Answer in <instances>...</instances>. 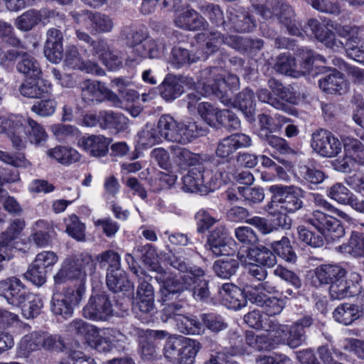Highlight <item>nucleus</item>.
I'll list each match as a JSON object with an SVG mask.
<instances>
[{
    "mask_svg": "<svg viewBox=\"0 0 364 364\" xmlns=\"http://www.w3.org/2000/svg\"><path fill=\"white\" fill-rule=\"evenodd\" d=\"M346 274V269L338 264H324L315 269L316 277L321 284H331L344 278Z\"/></svg>",
    "mask_w": 364,
    "mask_h": 364,
    "instance_id": "obj_37",
    "label": "nucleus"
},
{
    "mask_svg": "<svg viewBox=\"0 0 364 364\" xmlns=\"http://www.w3.org/2000/svg\"><path fill=\"white\" fill-rule=\"evenodd\" d=\"M314 323V318L309 315L296 320L286 331H289L287 338V344L291 348H295L304 343L306 340L305 329L311 326Z\"/></svg>",
    "mask_w": 364,
    "mask_h": 364,
    "instance_id": "obj_26",
    "label": "nucleus"
},
{
    "mask_svg": "<svg viewBox=\"0 0 364 364\" xmlns=\"http://www.w3.org/2000/svg\"><path fill=\"white\" fill-rule=\"evenodd\" d=\"M204 276L205 272L200 267L193 268L191 270V284L194 285L192 289V296L196 301H206L210 296L208 281L204 278Z\"/></svg>",
    "mask_w": 364,
    "mask_h": 364,
    "instance_id": "obj_34",
    "label": "nucleus"
},
{
    "mask_svg": "<svg viewBox=\"0 0 364 364\" xmlns=\"http://www.w3.org/2000/svg\"><path fill=\"white\" fill-rule=\"evenodd\" d=\"M272 194L268 209L275 213L277 210L294 213L303 208V191L294 186L273 185L269 188Z\"/></svg>",
    "mask_w": 364,
    "mask_h": 364,
    "instance_id": "obj_3",
    "label": "nucleus"
},
{
    "mask_svg": "<svg viewBox=\"0 0 364 364\" xmlns=\"http://www.w3.org/2000/svg\"><path fill=\"white\" fill-rule=\"evenodd\" d=\"M46 36L44 54L48 60L58 63L63 57V33L59 29L52 28L48 30Z\"/></svg>",
    "mask_w": 364,
    "mask_h": 364,
    "instance_id": "obj_23",
    "label": "nucleus"
},
{
    "mask_svg": "<svg viewBox=\"0 0 364 364\" xmlns=\"http://www.w3.org/2000/svg\"><path fill=\"white\" fill-rule=\"evenodd\" d=\"M22 342L26 344V349L28 351L41 348L48 350L63 351L65 347L60 335H52L47 332H33L24 336Z\"/></svg>",
    "mask_w": 364,
    "mask_h": 364,
    "instance_id": "obj_12",
    "label": "nucleus"
},
{
    "mask_svg": "<svg viewBox=\"0 0 364 364\" xmlns=\"http://www.w3.org/2000/svg\"><path fill=\"white\" fill-rule=\"evenodd\" d=\"M43 306V301L38 296L28 292L26 301L20 306L25 318H33L40 314Z\"/></svg>",
    "mask_w": 364,
    "mask_h": 364,
    "instance_id": "obj_61",
    "label": "nucleus"
},
{
    "mask_svg": "<svg viewBox=\"0 0 364 364\" xmlns=\"http://www.w3.org/2000/svg\"><path fill=\"white\" fill-rule=\"evenodd\" d=\"M66 232L77 241H85V226L76 215L69 217L66 223Z\"/></svg>",
    "mask_w": 364,
    "mask_h": 364,
    "instance_id": "obj_64",
    "label": "nucleus"
},
{
    "mask_svg": "<svg viewBox=\"0 0 364 364\" xmlns=\"http://www.w3.org/2000/svg\"><path fill=\"white\" fill-rule=\"evenodd\" d=\"M246 284L243 289L232 283L223 284L220 288V294L226 302L228 308L240 309L247 305L248 297L246 296Z\"/></svg>",
    "mask_w": 364,
    "mask_h": 364,
    "instance_id": "obj_25",
    "label": "nucleus"
},
{
    "mask_svg": "<svg viewBox=\"0 0 364 364\" xmlns=\"http://www.w3.org/2000/svg\"><path fill=\"white\" fill-rule=\"evenodd\" d=\"M106 284L109 290L113 293L122 292L127 296L134 294V284L129 280L126 272L122 269L107 272Z\"/></svg>",
    "mask_w": 364,
    "mask_h": 364,
    "instance_id": "obj_27",
    "label": "nucleus"
},
{
    "mask_svg": "<svg viewBox=\"0 0 364 364\" xmlns=\"http://www.w3.org/2000/svg\"><path fill=\"white\" fill-rule=\"evenodd\" d=\"M181 79L176 75H167L159 86L161 97L166 101H172L183 92V87L179 83Z\"/></svg>",
    "mask_w": 364,
    "mask_h": 364,
    "instance_id": "obj_42",
    "label": "nucleus"
},
{
    "mask_svg": "<svg viewBox=\"0 0 364 364\" xmlns=\"http://www.w3.org/2000/svg\"><path fill=\"white\" fill-rule=\"evenodd\" d=\"M188 334L202 335L205 329L214 334H218L228 328V323L225 318L220 314L215 312L203 313L199 315V318H193Z\"/></svg>",
    "mask_w": 364,
    "mask_h": 364,
    "instance_id": "obj_11",
    "label": "nucleus"
},
{
    "mask_svg": "<svg viewBox=\"0 0 364 364\" xmlns=\"http://www.w3.org/2000/svg\"><path fill=\"white\" fill-rule=\"evenodd\" d=\"M11 128L8 132V136L12 143V146L18 149L21 150L26 147L27 132L23 122L21 119L14 121Z\"/></svg>",
    "mask_w": 364,
    "mask_h": 364,
    "instance_id": "obj_56",
    "label": "nucleus"
},
{
    "mask_svg": "<svg viewBox=\"0 0 364 364\" xmlns=\"http://www.w3.org/2000/svg\"><path fill=\"white\" fill-rule=\"evenodd\" d=\"M219 70L218 67H208L201 70L200 73L199 83L205 89V95H215L220 98L221 102L225 105H228L230 100L220 90L218 85L212 84V82L215 81V75Z\"/></svg>",
    "mask_w": 364,
    "mask_h": 364,
    "instance_id": "obj_36",
    "label": "nucleus"
},
{
    "mask_svg": "<svg viewBox=\"0 0 364 364\" xmlns=\"http://www.w3.org/2000/svg\"><path fill=\"white\" fill-rule=\"evenodd\" d=\"M247 297L252 304L261 306L265 314L272 316L282 312L284 309L283 301L275 297L268 296L266 294H254L250 291H247Z\"/></svg>",
    "mask_w": 364,
    "mask_h": 364,
    "instance_id": "obj_33",
    "label": "nucleus"
},
{
    "mask_svg": "<svg viewBox=\"0 0 364 364\" xmlns=\"http://www.w3.org/2000/svg\"><path fill=\"white\" fill-rule=\"evenodd\" d=\"M102 123L101 129H114L117 132L124 131L128 128L129 119L120 112L102 110Z\"/></svg>",
    "mask_w": 364,
    "mask_h": 364,
    "instance_id": "obj_44",
    "label": "nucleus"
},
{
    "mask_svg": "<svg viewBox=\"0 0 364 364\" xmlns=\"http://www.w3.org/2000/svg\"><path fill=\"white\" fill-rule=\"evenodd\" d=\"M174 23L177 27L188 31L204 29L208 26L205 18L193 9H186L180 13Z\"/></svg>",
    "mask_w": 364,
    "mask_h": 364,
    "instance_id": "obj_31",
    "label": "nucleus"
},
{
    "mask_svg": "<svg viewBox=\"0 0 364 364\" xmlns=\"http://www.w3.org/2000/svg\"><path fill=\"white\" fill-rule=\"evenodd\" d=\"M267 85L274 95L279 98V100L284 102H288L292 105H296L299 98L291 87L284 86L280 81L274 78H270Z\"/></svg>",
    "mask_w": 364,
    "mask_h": 364,
    "instance_id": "obj_47",
    "label": "nucleus"
},
{
    "mask_svg": "<svg viewBox=\"0 0 364 364\" xmlns=\"http://www.w3.org/2000/svg\"><path fill=\"white\" fill-rule=\"evenodd\" d=\"M305 222L316 230L318 234L300 225L297 228L299 239L314 248L323 247L325 240L334 241L345 235L344 228L339 220L318 210L307 215Z\"/></svg>",
    "mask_w": 364,
    "mask_h": 364,
    "instance_id": "obj_1",
    "label": "nucleus"
},
{
    "mask_svg": "<svg viewBox=\"0 0 364 364\" xmlns=\"http://www.w3.org/2000/svg\"><path fill=\"white\" fill-rule=\"evenodd\" d=\"M182 341L183 342L176 363L193 364L198 352L201 348V344L198 341L187 338H182Z\"/></svg>",
    "mask_w": 364,
    "mask_h": 364,
    "instance_id": "obj_50",
    "label": "nucleus"
},
{
    "mask_svg": "<svg viewBox=\"0 0 364 364\" xmlns=\"http://www.w3.org/2000/svg\"><path fill=\"white\" fill-rule=\"evenodd\" d=\"M156 279L161 284L164 301L170 300L174 296L175 299L184 297L183 293L191 285L190 275L177 277L164 274L156 277Z\"/></svg>",
    "mask_w": 364,
    "mask_h": 364,
    "instance_id": "obj_14",
    "label": "nucleus"
},
{
    "mask_svg": "<svg viewBox=\"0 0 364 364\" xmlns=\"http://www.w3.org/2000/svg\"><path fill=\"white\" fill-rule=\"evenodd\" d=\"M182 180L183 191L200 195L214 191L218 188L219 185L218 180H213V173L210 171H204L201 168H191Z\"/></svg>",
    "mask_w": 364,
    "mask_h": 364,
    "instance_id": "obj_6",
    "label": "nucleus"
},
{
    "mask_svg": "<svg viewBox=\"0 0 364 364\" xmlns=\"http://www.w3.org/2000/svg\"><path fill=\"white\" fill-rule=\"evenodd\" d=\"M311 146L313 150L323 157H334L342 149L341 142L329 131L318 129L311 135Z\"/></svg>",
    "mask_w": 364,
    "mask_h": 364,
    "instance_id": "obj_9",
    "label": "nucleus"
},
{
    "mask_svg": "<svg viewBox=\"0 0 364 364\" xmlns=\"http://www.w3.org/2000/svg\"><path fill=\"white\" fill-rule=\"evenodd\" d=\"M295 60L289 54L280 55L274 65V70L286 75L297 77L299 72L295 70Z\"/></svg>",
    "mask_w": 364,
    "mask_h": 364,
    "instance_id": "obj_63",
    "label": "nucleus"
},
{
    "mask_svg": "<svg viewBox=\"0 0 364 364\" xmlns=\"http://www.w3.org/2000/svg\"><path fill=\"white\" fill-rule=\"evenodd\" d=\"M269 245L275 255L289 263H295L296 262V254L291 245L290 240L287 237L283 236L279 240L269 242Z\"/></svg>",
    "mask_w": 364,
    "mask_h": 364,
    "instance_id": "obj_45",
    "label": "nucleus"
},
{
    "mask_svg": "<svg viewBox=\"0 0 364 364\" xmlns=\"http://www.w3.org/2000/svg\"><path fill=\"white\" fill-rule=\"evenodd\" d=\"M47 155L64 166H69L80 159V154L77 150L65 146H57L50 149L47 151Z\"/></svg>",
    "mask_w": 364,
    "mask_h": 364,
    "instance_id": "obj_41",
    "label": "nucleus"
},
{
    "mask_svg": "<svg viewBox=\"0 0 364 364\" xmlns=\"http://www.w3.org/2000/svg\"><path fill=\"white\" fill-rule=\"evenodd\" d=\"M201 58H203L200 50L193 53L186 48L175 47L171 51V62L178 68L194 63Z\"/></svg>",
    "mask_w": 364,
    "mask_h": 364,
    "instance_id": "obj_51",
    "label": "nucleus"
},
{
    "mask_svg": "<svg viewBox=\"0 0 364 364\" xmlns=\"http://www.w3.org/2000/svg\"><path fill=\"white\" fill-rule=\"evenodd\" d=\"M63 63L69 69L84 71L87 73L100 75L102 71L97 63L84 60L75 45H69L66 47Z\"/></svg>",
    "mask_w": 364,
    "mask_h": 364,
    "instance_id": "obj_19",
    "label": "nucleus"
},
{
    "mask_svg": "<svg viewBox=\"0 0 364 364\" xmlns=\"http://www.w3.org/2000/svg\"><path fill=\"white\" fill-rule=\"evenodd\" d=\"M274 15L279 22L287 28L289 34L296 36L301 35V25L296 21L294 11L291 6L278 2L274 6Z\"/></svg>",
    "mask_w": 364,
    "mask_h": 364,
    "instance_id": "obj_24",
    "label": "nucleus"
},
{
    "mask_svg": "<svg viewBox=\"0 0 364 364\" xmlns=\"http://www.w3.org/2000/svg\"><path fill=\"white\" fill-rule=\"evenodd\" d=\"M96 260L99 262L100 267H107V272H111V270H118L121 269V258L118 252L108 250L102 252L96 256Z\"/></svg>",
    "mask_w": 364,
    "mask_h": 364,
    "instance_id": "obj_60",
    "label": "nucleus"
},
{
    "mask_svg": "<svg viewBox=\"0 0 364 364\" xmlns=\"http://www.w3.org/2000/svg\"><path fill=\"white\" fill-rule=\"evenodd\" d=\"M0 296L13 306H21L26 301L28 291L23 282L16 277L0 281Z\"/></svg>",
    "mask_w": 364,
    "mask_h": 364,
    "instance_id": "obj_16",
    "label": "nucleus"
},
{
    "mask_svg": "<svg viewBox=\"0 0 364 364\" xmlns=\"http://www.w3.org/2000/svg\"><path fill=\"white\" fill-rule=\"evenodd\" d=\"M248 257L263 267L271 268L277 263V257L273 251L260 245L249 250Z\"/></svg>",
    "mask_w": 364,
    "mask_h": 364,
    "instance_id": "obj_48",
    "label": "nucleus"
},
{
    "mask_svg": "<svg viewBox=\"0 0 364 364\" xmlns=\"http://www.w3.org/2000/svg\"><path fill=\"white\" fill-rule=\"evenodd\" d=\"M122 37L126 41L128 46L133 48V51L136 54L138 46L144 44L146 40L148 34L141 29H134L129 27H124L122 30Z\"/></svg>",
    "mask_w": 364,
    "mask_h": 364,
    "instance_id": "obj_57",
    "label": "nucleus"
},
{
    "mask_svg": "<svg viewBox=\"0 0 364 364\" xmlns=\"http://www.w3.org/2000/svg\"><path fill=\"white\" fill-rule=\"evenodd\" d=\"M333 315L337 322L348 326L360 316L361 311L355 304H343L334 310Z\"/></svg>",
    "mask_w": 364,
    "mask_h": 364,
    "instance_id": "obj_46",
    "label": "nucleus"
},
{
    "mask_svg": "<svg viewBox=\"0 0 364 364\" xmlns=\"http://www.w3.org/2000/svg\"><path fill=\"white\" fill-rule=\"evenodd\" d=\"M23 122L29 141L36 145H42L48 137L44 128L31 118H28L26 120H23Z\"/></svg>",
    "mask_w": 364,
    "mask_h": 364,
    "instance_id": "obj_53",
    "label": "nucleus"
},
{
    "mask_svg": "<svg viewBox=\"0 0 364 364\" xmlns=\"http://www.w3.org/2000/svg\"><path fill=\"white\" fill-rule=\"evenodd\" d=\"M308 26L318 41L326 46L332 48L335 45L334 26L332 21L321 24L316 19H310Z\"/></svg>",
    "mask_w": 364,
    "mask_h": 364,
    "instance_id": "obj_38",
    "label": "nucleus"
},
{
    "mask_svg": "<svg viewBox=\"0 0 364 364\" xmlns=\"http://www.w3.org/2000/svg\"><path fill=\"white\" fill-rule=\"evenodd\" d=\"M82 100L87 104L101 102L108 96L109 90L98 81L86 80L79 85Z\"/></svg>",
    "mask_w": 364,
    "mask_h": 364,
    "instance_id": "obj_29",
    "label": "nucleus"
},
{
    "mask_svg": "<svg viewBox=\"0 0 364 364\" xmlns=\"http://www.w3.org/2000/svg\"><path fill=\"white\" fill-rule=\"evenodd\" d=\"M118 335H122L119 331L107 328L104 333V336L97 335L94 337L92 346L99 352H109L113 348L112 337L117 338Z\"/></svg>",
    "mask_w": 364,
    "mask_h": 364,
    "instance_id": "obj_59",
    "label": "nucleus"
},
{
    "mask_svg": "<svg viewBox=\"0 0 364 364\" xmlns=\"http://www.w3.org/2000/svg\"><path fill=\"white\" fill-rule=\"evenodd\" d=\"M158 123L164 139L171 142L186 144L205 134V130L196 122L180 123L169 114L162 115Z\"/></svg>",
    "mask_w": 364,
    "mask_h": 364,
    "instance_id": "obj_2",
    "label": "nucleus"
},
{
    "mask_svg": "<svg viewBox=\"0 0 364 364\" xmlns=\"http://www.w3.org/2000/svg\"><path fill=\"white\" fill-rule=\"evenodd\" d=\"M239 266V262L235 259H218L214 262L213 269L218 277L229 279L235 274Z\"/></svg>",
    "mask_w": 364,
    "mask_h": 364,
    "instance_id": "obj_58",
    "label": "nucleus"
},
{
    "mask_svg": "<svg viewBox=\"0 0 364 364\" xmlns=\"http://www.w3.org/2000/svg\"><path fill=\"white\" fill-rule=\"evenodd\" d=\"M113 313L112 304L106 291L92 294L82 309L83 316L95 321H105Z\"/></svg>",
    "mask_w": 364,
    "mask_h": 364,
    "instance_id": "obj_8",
    "label": "nucleus"
},
{
    "mask_svg": "<svg viewBox=\"0 0 364 364\" xmlns=\"http://www.w3.org/2000/svg\"><path fill=\"white\" fill-rule=\"evenodd\" d=\"M65 270H68L71 280L75 282L69 287H77L82 285L85 289L86 268H89L90 272L94 267L92 259L90 255L81 254L78 257L67 259L63 264Z\"/></svg>",
    "mask_w": 364,
    "mask_h": 364,
    "instance_id": "obj_15",
    "label": "nucleus"
},
{
    "mask_svg": "<svg viewBox=\"0 0 364 364\" xmlns=\"http://www.w3.org/2000/svg\"><path fill=\"white\" fill-rule=\"evenodd\" d=\"M85 293L82 285L80 287H67L60 291L58 287H54L50 300V309L52 314L63 319L72 317L74 309L77 306Z\"/></svg>",
    "mask_w": 364,
    "mask_h": 364,
    "instance_id": "obj_4",
    "label": "nucleus"
},
{
    "mask_svg": "<svg viewBox=\"0 0 364 364\" xmlns=\"http://www.w3.org/2000/svg\"><path fill=\"white\" fill-rule=\"evenodd\" d=\"M225 36L217 31H207L196 36V41L200 44L198 50L204 59L216 52L221 43L225 44Z\"/></svg>",
    "mask_w": 364,
    "mask_h": 364,
    "instance_id": "obj_30",
    "label": "nucleus"
},
{
    "mask_svg": "<svg viewBox=\"0 0 364 364\" xmlns=\"http://www.w3.org/2000/svg\"><path fill=\"white\" fill-rule=\"evenodd\" d=\"M200 13L216 26H225L223 12L220 6L207 1L200 2L198 6Z\"/></svg>",
    "mask_w": 364,
    "mask_h": 364,
    "instance_id": "obj_54",
    "label": "nucleus"
},
{
    "mask_svg": "<svg viewBox=\"0 0 364 364\" xmlns=\"http://www.w3.org/2000/svg\"><path fill=\"white\" fill-rule=\"evenodd\" d=\"M175 299L173 301H164L163 308L161 311V319L163 322L174 321L181 333L188 334L193 318L185 316L188 301L185 297Z\"/></svg>",
    "mask_w": 364,
    "mask_h": 364,
    "instance_id": "obj_7",
    "label": "nucleus"
},
{
    "mask_svg": "<svg viewBox=\"0 0 364 364\" xmlns=\"http://www.w3.org/2000/svg\"><path fill=\"white\" fill-rule=\"evenodd\" d=\"M251 144L252 140L248 135L242 133L232 134L220 141L216 154L220 158H227L237 149L249 147Z\"/></svg>",
    "mask_w": 364,
    "mask_h": 364,
    "instance_id": "obj_21",
    "label": "nucleus"
},
{
    "mask_svg": "<svg viewBox=\"0 0 364 364\" xmlns=\"http://www.w3.org/2000/svg\"><path fill=\"white\" fill-rule=\"evenodd\" d=\"M170 150L176 162L181 167L195 166L198 162V155L186 148L172 145Z\"/></svg>",
    "mask_w": 364,
    "mask_h": 364,
    "instance_id": "obj_55",
    "label": "nucleus"
},
{
    "mask_svg": "<svg viewBox=\"0 0 364 364\" xmlns=\"http://www.w3.org/2000/svg\"><path fill=\"white\" fill-rule=\"evenodd\" d=\"M87 18L91 31L95 33L110 32L114 26L113 21L108 16L99 12H87Z\"/></svg>",
    "mask_w": 364,
    "mask_h": 364,
    "instance_id": "obj_49",
    "label": "nucleus"
},
{
    "mask_svg": "<svg viewBox=\"0 0 364 364\" xmlns=\"http://www.w3.org/2000/svg\"><path fill=\"white\" fill-rule=\"evenodd\" d=\"M151 277H139L136 292V306L142 314H153L155 312L154 289L153 286L146 279Z\"/></svg>",
    "mask_w": 364,
    "mask_h": 364,
    "instance_id": "obj_20",
    "label": "nucleus"
},
{
    "mask_svg": "<svg viewBox=\"0 0 364 364\" xmlns=\"http://www.w3.org/2000/svg\"><path fill=\"white\" fill-rule=\"evenodd\" d=\"M22 55L23 58L16 63L17 71L31 79L41 78L42 71L38 60L28 53Z\"/></svg>",
    "mask_w": 364,
    "mask_h": 364,
    "instance_id": "obj_43",
    "label": "nucleus"
},
{
    "mask_svg": "<svg viewBox=\"0 0 364 364\" xmlns=\"http://www.w3.org/2000/svg\"><path fill=\"white\" fill-rule=\"evenodd\" d=\"M229 14L230 21L234 31L236 32H250L255 27V20L247 11L232 9L229 11Z\"/></svg>",
    "mask_w": 364,
    "mask_h": 364,
    "instance_id": "obj_40",
    "label": "nucleus"
},
{
    "mask_svg": "<svg viewBox=\"0 0 364 364\" xmlns=\"http://www.w3.org/2000/svg\"><path fill=\"white\" fill-rule=\"evenodd\" d=\"M205 247L216 257L233 255L237 250L236 243L228 237L223 226L216 227L210 233Z\"/></svg>",
    "mask_w": 364,
    "mask_h": 364,
    "instance_id": "obj_10",
    "label": "nucleus"
},
{
    "mask_svg": "<svg viewBox=\"0 0 364 364\" xmlns=\"http://www.w3.org/2000/svg\"><path fill=\"white\" fill-rule=\"evenodd\" d=\"M360 276L356 272L350 274L348 279L341 278L330 284L329 294L332 299H343L353 296L360 292L361 286L359 284Z\"/></svg>",
    "mask_w": 364,
    "mask_h": 364,
    "instance_id": "obj_18",
    "label": "nucleus"
},
{
    "mask_svg": "<svg viewBox=\"0 0 364 364\" xmlns=\"http://www.w3.org/2000/svg\"><path fill=\"white\" fill-rule=\"evenodd\" d=\"M25 226L24 220L17 218L14 220L7 230L0 237V262L11 258L9 243L16 239Z\"/></svg>",
    "mask_w": 364,
    "mask_h": 364,
    "instance_id": "obj_28",
    "label": "nucleus"
},
{
    "mask_svg": "<svg viewBox=\"0 0 364 364\" xmlns=\"http://www.w3.org/2000/svg\"><path fill=\"white\" fill-rule=\"evenodd\" d=\"M111 141L110 138L103 135L92 134L80 138L78 146L91 156L102 157L107 154Z\"/></svg>",
    "mask_w": 364,
    "mask_h": 364,
    "instance_id": "obj_22",
    "label": "nucleus"
},
{
    "mask_svg": "<svg viewBox=\"0 0 364 364\" xmlns=\"http://www.w3.org/2000/svg\"><path fill=\"white\" fill-rule=\"evenodd\" d=\"M258 121L259 124L258 136L263 142L283 155L290 154L294 152L285 139L272 134V118L270 116L260 114L258 115Z\"/></svg>",
    "mask_w": 364,
    "mask_h": 364,
    "instance_id": "obj_13",
    "label": "nucleus"
},
{
    "mask_svg": "<svg viewBox=\"0 0 364 364\" xmlns=\"http://www.w3.org/2000/svg\"><path fill=\"white\" fill-rule=\"evenodd\" d=\"M20 93L29 98H41L47 92L46 85L43 82L25 81L19 88Z\"/></svg>",
    "mask_w": 364,
    "mask_h": 364,
    "instance_id": "obj_62",
    "label": "nucleus"
},
{
    "mask_svg": "<svg viewBox=\"0 0 364 364\" xmlns=\"http://www.w3.org/2000/svg\"><path fill=\"white\" fill-rule=\"evenodd\" d=\"M245 322L251 328L264 330L274 333L275 337H282L286 332V325L275 319L264 316L259 310H253L244 316Z\"/></svg>",
    "mask_w": 364,
    "mask_h": 364,
    "instance_id": "obj_17",
    "label": "nucleus"
},
{
    "mask_svg": "<svg viewBox=\"0 0 364 364\" xmlns=\"http://www.w3.org/2000/svg\"><path fill=\"white\" fill-rule=\"evenodd\" d=\"M46 16H50V11L30 9L16 18L15 26L21 31H29Z\"/></svg>",
    "mask_w": 364,
    "mask_h": 364,
    "instance_id": "obj_39",
    "label": "nucleus"
},
{
    "mask_svg": "<svg viewBox=\"0 0 364 364\" xmlns=\"http://www.w3.org/2000/svg\"><path fill=\"white\" fill-rule=\"evenodd\" d=\"M320 89L327 94H339L345 92L347 85L343 75L336 69L330 70L328 74L325 75L318 80Z\"/></svg>",
    "mask_w": 364,
    "mask_h": 364,
    "instance_id": "obj_32",
    "label": "nucleus"
},
{
    "mask_svg": "<svg viewBox=\"0 0 364 364\" xmlns=\"http://www.w3.org/2000/svg\"><path fill=\"white\" fill-rule=\"evenodd\" d=\"M347 183L355 192L364 197V176L350 178ZM328 196L338 203L349 205L355 210L364 214V200L358 198L348 188L336 183L328 190Z\"/></svg>",
    "mask_w": 364,
    "mask_h": 364,
    "instance_id": "obj_5",
    "label": "nucleus"
},
{
    "mask_svg": "<svg viewBox=\"0 0 364 364\" xmlns=\"http://www.w3.org/2000/svg\"><path fill=\"white\" fill-rule=\"evenodd\" d=\"M164 50L165 45L161 41L147 37L144 44L136 48V55L141 58H156L163 54Z\"/></svg>",
    "mask_w": 364,
    "mask_h": 364,
    "instance_id": "obj_52",
    "label": "nucleus"
},
{
    "mask_svg": "<svg viewBox=\"0 0 364 364\" xmlns=\"http://www.w3.org/2000/svg\"><path fill=\"white\" fill-rule=\"evenodd\" d=\"M255 105L254 92L248 87L239 92L233 102L250 122L255 121Z\"/></svg>",
    "mask_w": 364,
    "mask_h": 364,
    "instance_id": "obj_35",
    "label": "nucleus"
}]
</instances>
